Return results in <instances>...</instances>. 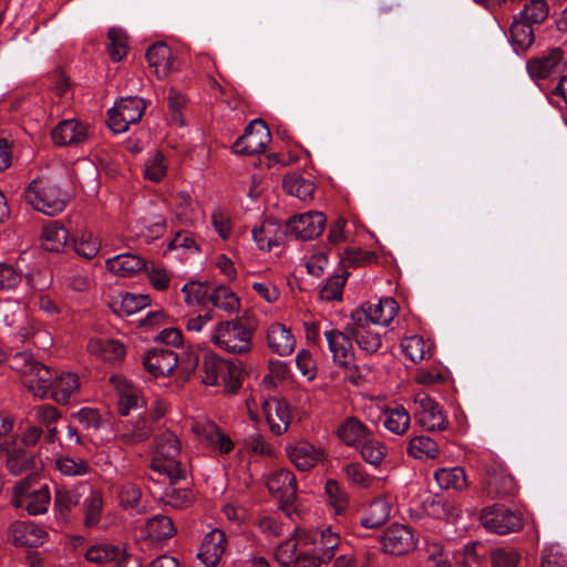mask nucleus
I'll return each instance as SVG.
<instances>
[{
  "label": "nucleus",
  "instance_id": "obj_16",
  "mask_svg": "<svg viewBox=\"0 0 567 567\" xmlns=\"http://www.w3.org/2000/svg\"><path fill=\"white\" fill-rule=\"evenodd\" d=\"M262 414L275 435H281L289 429L291 411L289 404L278 398H269L261 403Z\"/></svg>",
  "mask_w": 567,
  "mask_h": 567
},
{
  "label": "nucleus",
  "instance_id": "obj_38",
  "mask_svg": "<svg viewBox=\"0 0 567 567\" xmlns=\"http://www.w3.org/2000/svg\"><path fill=\"white\" fill-rule=\"evenodd\" d=\"M69 231L58 221H51L43 227L42 246L49 251H61L68 244Z\"/></svg>",
  "mask_w": 567,
  "mask_h": 567
},
{
  "label": "nucleus",
  "instance_id": "obj_47",
  "mask_svg": "<svg viewBox=\"0 0 567 567\" xmlns=\"http://www.w3.org/2000/svg\"><path fill=\"white\" fill-rule=\"evenodd\" d=\"M511 41L517 50H526L534 42V32L532 24L522 20L517 16L514 18L509 28Z\"/></svg>",
  "mask_w": 567,
  "mask_h": 567
},
{
  "label": "nucleus",
  "instance_id": "obj_21",
  "mask_svg": "<svg viewBox=\"0 0 567 567\" xmlns=\"http://www.w3.org/2000/svg\"><path fill=\"white\" fill-rule=\"evenodd\" d=\"M347 329L359 349L364 353H377L382 347L381 333L369 322H357L351 318Z\"/></svg>",
  "mask_w": 567,
  "mask_h": 567
},
{
  "label": "nucleus",
  "instance_id": "obj_23",
  "mask_svg": "<svg viewBox=\"0 0 567 567\" xmlns=\"http://www.w3.org/2000/svg\"><path fill=\"white\" fill-rule=\"evenodd\" d=\"M10 536L17 546L38 547L48 539V532L32 522H14L10 526Z\"/></svg>",
  "mask_w": 567,
  "mask_h": 567
},
{
  "label": "nucleus",
  "instance_id": "obj_25",
  "mask_svg": "<svg viewBox=\"0 0 567 567\" xmlns=\"http://www.w3.org/2000/svg\"><path fill=\"white\" fill-rule=\"evenodd\" d=\"M563 60L564 51L555 48L542 56L529 60L526 68L533 79H546L559 72Z\"/></svg>",
  "mask_w": 567,
  "mask_h": 567
},
{
  "label": "nucleus",
  "instance_id": "obj_56",
  "mask_svg": "<svg viewBox=\"0 0 567 567\" xmlns=\"http://www.w3.org/2000/svg\"><path fill=\"white\" fill-rule=\"evenodd\" d=\"M549 14V6L546 0H530L518 13V18L529 24L543 23Z\"/></svg>",
  "mask_w": 567,
  "mask_h": 567
},
{
  "label": "nucleus",
  "instance_id": "obj_54",
  "mask_svg": "<svg viewBox=\"0 0 567 567\" xmlns=\"http://www.w3.org/2000/svg\"><path fill=\"white\" fill-rule=\"evenodd\" d=\"M408 452L414 458H434L439 454V446L431 437L421 435L410 441Z\"/></svg>",
  "mask_w": 567,
  "mask_h": 567
},
{
  "label": "nucleus",
  "instance_id": "obj_51",
  "mask_svg": "<svg viewBox=\"0 0 567 567\" xmlns=\"http://www.w3.org/2000/svg\"><path fill=\"white\" fill-rule=\"evenodd\" d=\"M384 426L394 434H403L410 426L411 417L403 406L388 409L384 413Z\"/></svg>",
  "mask_w": 567,
  "mask_h": 567
},
{
  "label": "nucleus",
  "instance_id": "obj_49",
  "mask_svg": "<svg viewBox=\"0 0 567 567\" xmlns=\"http://www.w3.org/2000/svg\"><path fill=\"white\" fill-rule=\"evenodd\" d=\"M342 473L348 482L359 488H371L378 478L368 474L360 463H347L342 466Z\"/></svg>",
  "mask_w": 567,
  "mask_h": 567
},
{
  "label": "nucleus",
  "instance_id": "obj_27",
  "mask_svg": "<svg viewBox=\"0 0 567 567\" xmlns=\"http://www.w3.org/2000/svg\"><path fill=\"white\" fill-rule=\"evenodd\" d=\"M226 537L223 530L209 532L200 546L198 558L206 567H216L225 553Z\"/></svg>",
  "mask_w": 567,
  "mask_h": 567
},
{
  "label": "nucleus",
  "instance_id": "obj_35",
  "mask_svg": "<svg viewBox=\"0 0 567 567\" xmlns=\"http://www.w3.org/2000/svg\"><path fill=\"white\" fill-rule=\"evenodd\" d=\"M87 350L104 361L120 360L125 353L121 342L107 338H91L87 342Z\"/></svg>",
  "mask_w": 567,
  "mask_h": 567
},
{
  "label": "nucleus",
  "instance_id": "obj_28",
  "mask_svg": "<svg viewBox=\"0 0 567 567\" xmlns=\"http://www.w3.org/2000/svg\"><path fill=\"white\" fill-rule=\"evenodd\" d=\"M252 238L260 250L270 251L274 246H279L282 240V230L274 218H267L251 230Z\"/></svg>",
  "mask_w": 567,
  "mask_h": 567
},
{
  "label": "nucleus",
  "instance_id": "obj_42",
  "mask_svg": "<svg viewBox=\"0 0 567 567\" xmlns=\"http://www.w3.org/2000/svg\"><path fill=\"white\" fill-rule=\"evenodd\" d=\"M212 305L227 313H236L240 309L238 296L226 286H218L209 295Z\"/></svg>",
  "mask_w": 567,
  "mask_h": 567
},
{
  "label": "nucleus",
  "instance_id": "obj_4",
  "mask_svg": "<svg viewBox=\"0 0 567 567\" xmlns=\"http://www.w3.org/2000/svg\"><path fill=\"white\" fill-rule=\"evenodd\" d=\"M296 536L303 546L313 545L317 550V556L320 563H329L333 557L341 551L344 544L337 530L331 526L324 527L320 530L296 528Z\"/></svg>",
  "mask_w": 567,
  "mask_h": 567
},
{
  "label": "nucleus",
  "instance_id": "obj_62",
  "mask_svg": "<svg viewBox=\"0 0 567 567\" xmlns=\"http://www.w3.org/2000/svg\"><path fill=\"white\" fill-rule=\"evenodd\" d=\"M150 302L151 299L147 295H136L127 292L124 296H122V299L116 311H118L122 315L131 316L147 307Z\"/></svg>",
  "mask_w": 567,
  "mask_h": 567
},
{
  "label": "nucleus",
  "instance_id": "obj_63",
  "mask_svg": "<svg viewBox=\"0 0 567 567\" xmlns=\"http://www.w3.org/2000/svg\"><path fill=\"white\" fill-rule=\"evenodd\" d=\"M185 302L189 306L203 303L206 299L209 300V287L206 284L193 281L184 285L182 288Z\"/></svg>",
  "mask_w": 567,
  "mask_h": 567
},
{
  "label": "nucleus",
  "instance_id": "obj_48",
  "mask_svg": "<svg viewBox=\"0 0 567 567\" xmlns=\"http://www.w3.org/2000/svg\"><path fill=\"white\" fill-rule=\"evenodd\" d=\"M401 348L403 353L415 363L432 355L431 346L420 336L404 338Z\"/></svg>",
  "mask_w": 567,
  "mask_h": 567
},
{
  "label": "nucleus",
  "instance_id": "obj_10",
  "mask_svg": "<svg viewBox=\"0 0 567 567\" xmlns=\"http://www.w3.org/2000/svg\"><path fill=\"white\" fill-rule=\"evenodd\" d=\"M413 403L415 419L424 430L443 431L446 429L447 421L444 413L426 393H416Z\"/></svg>",
  "mask_w": 567,
  "mask_h": 567
},
{
  "label": "nucleus",
  "instance_id": "obj_61",
  "mask_svg": "<svg viewBox=\"0 0 567 567\" xmlns=\"http://www.w3.org/2000/svg\"><path fill=\"white\" fill-rule=\"evenodd\" d=\"M167 174V164L162 153L157 152L152 155L144 164L145 178L158 183Z\"/></svg>",
  "mask_w": 567,
  "mask_h": 567
},
{
  "label": "nucleus",
  "instance_id": "obj_2",
  "mask_svg": "<svg viewBox=\"0 0 567 567\" xmlns=\"http://www.w3.org/2000/svg\"><path fill=\"white\" fill-rule=\"evenodd\" d=\"M181 442L175 433L164 431L156 435L152 458V468L167 475L172 481L185 475V467L179 462Z\"/></svg>",
  "mask_w": 567,
  "mask_h": 567
},
{
  "label": "nucleus",
  "instance_id": "obj_41",
  "mask_svg": "<svg viewBox=\"0 0 567 567\" xmlns=\"http://www.w3.org/2000/svg\"><path fill=\"white\" fill-rule=\"evenodd\" d=\"M284 189L287 194L299 198L300 200L311 199L315 193L312 181L298 174H288L284 178Z\"/></svg>",
  "mask_w": 567,
  "mask_h": 567
},
{
  "label": "nucleus",
  "instance_id": "obj_22",
  "mask_svg": "<svg viewBox=\"0 0 567 567\" xmlns=\"http://www.w3.org/2000/svg\"><path fill=\"white\" fill-rule=\"evenodd\" d=\"M287 453L292 464L299 471H309L324 460L322 447L313 445L307 441L297 442L287 447Z\"/></svg>",
  "mask_w": 567,
  "mask_h": 567
},
{
  "label": "nucleus",
  "instance_id": "obj_45",
  "mask_svg": "<svg viewBox=\"0 0 567 567\" xmlns=\"http://www.w3.org/2000/svg\"><path fill=\"white\" fill-rule=\"evenodd\" d=\"M73 248L80 257L91 260L101 250V239L90 230H82L73 239Z\"/></svg>",
  "mask_w": 567,
  "mask_h": 567
},
{
  "label": "nucleus",
  "instance_id": "obj_13",
  "mask_svg": "<svg viewBox=\"0 0 567 567\" xmlns=\"http://www.w3.org/2000/svg\"><path fill=\"white\" fill-rule=\"evenodd\" d=\"M51 501L50 489L47 485L29 492L24 483H20L14 487L12 504L16 507H23L30 515H41L48 511Z\"/></svg>",
  "mask_w": 567,
  "mask_h": 567
},
{
  "label": "nucleus",
  "instance_id": "obj_19",
  "mask_svg": "<svg viewBox=\"0 0 567 567\" xmlns=\"http://www.w3.org/2000/svg\"><path fill=\"white\" fill-rule=\"evenodd\" d=\"M85 558L96 565L109 564L113 567H124L128 555L123 544L100 543L87 548Z\"/></svg>",
  "mask_w": 567,
  "mask_h": 567
},
{
  "label": "nucleus",
  "instance_id": "obj_64",
  "mask_svg": "<svg viewBox=\"0 0 567 567\" xmlns=\"http://www.w3.org/2000/svg\"><path fill=\"white\" fill-rule=\"evenodd\" d=\"M540 567H567V555L558 544L548 545L542 551Z\"/></svg>",
  "mask_w": 567,
  "mask_h": 567
},
{
  "label": "nucleus",
  "instance_id": "obj_12",
  "mask_svg": "<svg viewBox=\"0 0 567 567\" xmlns=\"http://www.w3.org/2000/svg\"><path fill=\"white\" fill-rule=\"evenodd\" d=\"M481 520L486 529L499 535L517 532L522 527L520 517L504 506L485 508Z\"/></svg>",
  "mask_w": 567,
  "mask_h": 567
},
{
  "label": "nucleus",
  "instance_id": "obj_58",
  "mask_svg": "<svg viewBox=\"0 0 567 567\" xmlns=\"http://www.w3.org/2000/svg\"><path fill=\"white\" fill-rule=\"evenodd\" d=\"M32 456L22 447L8 450L7 467L13 475H20L30 468Z\"/></svg>",
  "mask_w": 567,
  "mask_h": 567
},
{
  "label": "nucleus",
  "instance_id": "obj_33",
  "mask_svg": "<svg viewBox=\"0 0 567 567\" xmlns=\"http://www.w3.org/2000/svg\"><path fill=\"white\" fill-rule=\"evenodd\" d=\"M91 486L81 482L75 484L72 488H58L55 491L54 507L60 515H66L72 508H74L81 497L91 491Z\"/></svg>",
  "mask_w": 567,
  "mask_h": 567
},
{
  "label": "nucleus",
  "instance_id": "obj_34",
  "mask_svg": "<svg viewBox=\"0 0 567 567\" xmlns=\"http://www.w3.org/2000/svg\"><path fill=\"white\" fill-rule=\"evenodd\" d=\"M202 369L204 372L203 382L210 386L217 385L221 378L231 373L230 362L214 353H209L204 357Z\"/></svg>",
  "mask_w": 567,
  "mask_h": 567
},
{
  "label": "nucleus",
  "instance_id": "obj_17",
  "mask_svg": "<svg viewBox=\"0 0 567 567\" xmlns=\"http://www.w3.org/2000/svg\"><path fill=\"white\" fill-rule=\"evenodd\" d=\"M89 127L76 118L61 121L51 133L52 141L59 146H79L89 138Z\"/></svg>",
  "mask_w": 567,
  "mask_h": 567
},
{
  "label": "nucleus",
  "instance_id": "obj_37",
  "mask_svg": "<svg viewBox=\"0 0 567 567\" xmlns=\"http://www.w3.org/2000/svg\"><path fill=\"white\" fill-rule=\"evenodd\" d=\"M434 478L444 489L463 491L467 487L465 471L460 466L439 468L434 472Z\"/></svg>",
  "mask_w": 567,
  "mask_h": 567
},
{
  "label": "nucleus",
  "instance_id": "obj_9",
  "mask_svg": "<svg viewBox=\"0 0 567 567\" xmlns=\"http://www.w3.org/2000/svg\"><path fill=\"white\" fill-rule=\"evenodd\" d=\"M271 140L268 126L262 120H254L245 133L233 145L237 154L254 155L262 153Z\"/></svg>",
  "mask_w": 567,
  "mask_h": 567
},
{
  "label": "nucleus",
  "instance_id": "obj_52",
  "mask_svg": "<svg viewBox=\"0 0 567 567\" xmlns=\"http://www.w3.org/2000/svg\"><path fill=\"white\" fill-rule=\"evenodd\" d=\"M300 544L296 536V529L291 538L281 542L275 549L274 557L281 567H292L300 554H297V547Z\"/></svg>",
  "mask_w": 567,
  "mask_h": 567
},
{
  "label": "nucleus",
  "instance_id": "obj_55",
  "mask_svg": "<svg viewBox=\"0 0 567 567\" xmlns=\"http://www.w3.org/2000/svg\"><path fill=\"white\" fill-rule=\"evenodd\" d=\"M137 227L138 234L146 241H152L164 234L166 219L162 214L154 215L153 217H143L137 221Z\"/></svg>",
  "mask_w": 567,
  "mask_h": 567
},
{
  "label": "nucleus",
  "instance_id": "obj_7",
  "mask_svg": "<svg viewBox=\"0 0 567 567\" xmlns=\"http://www.w3.org/2000/svg\"><path fill=\"white\" fill-rule=\"evenodd\" d=\"M190 431L202 444L217 454H228L234 450L235 445L229 435L209 420H193Z\"/></svg>",
  "mask_w": 567,
  "mask_h": 567
},
{
  "label": "nucleus",
  "instance_id": "obj_1",
  "mask_svg": "<svg viewBox=\"0 0 567 567\" xmlns=\"http://www.w3.org/2000/svg\"><path fill=\"white\" fill-rule=\"evenodd\" d=\"M254 331L236 318L217 322L209 332L210 342L219 350L235 355L251 351Z\"/></svg>",
  "mask_w": 567,
  "mask_h": 567
},
{
  "label": "nucleus",
  "instance_id": "obj_36",
  "mask_svg": "<svg viewBox=\"0 0 567 567\" xmlns=\"http://www.w3.org/2000/svg\"><path fill=\"white\" fill-rule=\"evenodd\" d=\"M146 59L151 68L155 69L158 78H164L173 68L171 48L164 42H157L146 51Z\"/></svg>",
  "mask_w": 567,
  "mask_h": 567
},
{
  "label": "nucleus",
  "instance_id": "obj_6",
  "mask_svg": "<svg viewBox=\"0 0 567 567\" xmlns=\"http://www.w3.org/2000/svg\"><path fill=\"white\" fill-rule=\"evenodd\" d=\"M146 109V103L138 96L120 99L109 111V126L114 133H124L131 124L137 123Z\"/></svg>",
  "mask_w": 567,
  "mask_h": 567
},
{
  "label": "nucleus",
  "instance_id": "obj_18",
  "mask_svg": "<svg viewBox=\"0 0 567 567\" xmlns=\"http://www.w3.org/2000/svg\"><path fill=\"white\" fill-rule=\"evenodd\" d=\"M323 336L334 364L344 369L351 367L354 363L351 339L344 332L332 328L324 330Z\"/></svg>",
  "mask_w": 567,
  "mask_h": 567
},
{
  "label": "nucleus",
  "instance_id": "obj_32",
  "mask_svg": "<svg viewBox=\"0 0 567 567\" xmlns=\"http://www.w3.org/2000/svg\"><path fill=\"white\" fill-rule=\"evenodd\" d=\"M79 389L80 381L75 373L61 372L54 375L50 394L55 402L66 404Z\"/></svg>",
  "mask_w": 567,
  "mask_h": 567
},
{
  "label": "nucleus",
  "instance_id": "obj_8",
  "mask_svg": "<svg viewBox=\"0 0 567 567\" xmlns=\"http://www.w3.org/2000/svg\"><path fill=\"white\" fill-rule=\"evenodd\" d=\"M398 310V302L391 297H385L377 302H369L361 309L353 311L351 317L357 322H369L371 326L386 327L396 317Z\"/></svg>",
  "mask_w": 567,
  "mask_h": 567
},
{
  "label": "nucleus",
  "instance_id": "obj_11",
  "mask_svg": "<svg viewBox=\"0 0 567 567\" xmlns=\"http://www.w3.org/2000/svg\"><path fill=\"white\" fill-rule=\"evenodd\" d=\"M268 491L279 498L280 507L291 515L292 504L297 497V482L293 473L286 468L276 470L267 481Z\"/></svg>",
  "mask_w": 567,
  "mask_h": 567
},
{
  "label": "nucleus",
  "instance_id": "obj_26",
  "mask_svg": "<svg viewBox=\"0 0 567 567\" xmlns=\"http://www.w3.org/2000/svg\"><path fill=\"white\" fill-rule=\"evenodd\" d=\"M266 340L268 348L281 357L289 355L296 348V339L290 328L280 322H274L268 327Z\"/></svg>",
  "mask_w": 567,
  "mask_h": 567
},
{
  "label": "nucleus",
  "instance_id": "obj_24",
  "mask_svg": "<svg viewBox=\"0 0 567 567\" xmlns=\"http://www.w3.org/2000/svg\"><path fill=\"white\" fill-rule=\"evenodd\" d=\"M110 383L115 389L118 396V411L122 415H127L131 410L140 409L144 405V399L141 392L125 378L121 375H113Z\"/></svg>",
  "mask_w": 567,
  "mask_h": 567
},
{
  "label": "nucleus",
  "instance_id": "obj_59",
  "mask_svg": "<svg viewBox=\"0 0 567 567\" xmlns=\"http://www.w3.org/2000/svg\"><path fill=\"white\" fill-rule=\"evenodd\" d=\"M326 493L334 514H344L349 506V498L348 494L341 488V486L336 481H328L326 484Z\"/></svg>",
  "mask_w": 567,
  "mask_h": 567
},
{
  "label": "nucleus",
  "instance_id": "obj_40",
  "mask_svg": "<svg viewBox=\"0 0 567 567\" xmlns=\"http://www.w3.org/2000/svg\"><path fill=\"white\" fill-rule=\"evenodd\" d=\"M54 467L61 475L68 477L85 476L92 471L86 460L70 455L59 456L55 460Z\"/></svg>",
  "mask_w": 567,
  "mask_h": 567
},
{
  "label": "nucleus",
  "instance_id": "obj_31",
  "mask_svg": "<svg viewBox=\"0 0 567 567\" xmlns=\"http://www.w3.org/2000/svg\"><path fill=\"white\" fill-rule=\"evenodd\" d=\"M54 375L48 367L39 363L22 382L33 396L44 398L50 392Z\"/></svg>",
  "mask_w": 567,
  "mask_h": 567
},
{
  "label": "nucleus",
  "instance_id": "obj_50",
  "mask_svg": "<svg viewBox=\"0 0 567 567\" xmlns=\"http://www.w3.org/2000/svg\"><path fill=\"white\" fill-rule=\"evenodd\" d=\"M175 532L172 519L163 515L150 518L145 526L146 536L155 540L169 538Z\"/></svg>",
  "mask_w": 567,
  "mask_h": 567
},
{
  "label": "nucleus",
  "instance_id": "obj_20",
  "mask_svg": "<svg viewBox=\"0 0 567 567\" xmlns=\"http://www.w3.org/2000/svg\"><path fill=\"white\" fill-rule=\"evenodd\" d=\"M381 544L385 553L403 555L415 546L414 532L405 525H392L383 533Z\"/></svg>",
  "mask_w": 567,
  "mask_h": 567
},
{
  "label": "nucleus",
  "instance_id": "obj_5",
  "mask_svg": "<svg viewBox=\"0 0 567 567\" xmlns=\"http://www.w3.org/2000/svg\"><path fill=\"white\" fill-rule=\"evenodd\" d=\"M178 362L184 372L189 374L196 369L198 358L188 357L186 360H179L174 351L162 348L151 349L144 357L145 369L155 378L169 375Z\"/></svg>",
  "mask_w": 567,
  "mask_h": 567
},
{
  "label": "nucleus",
  "instance_id": "obj_3",
  "mask_svg": "<svg viewBox=\"0 0 567 567\" xmlns=\"http://www.w3.org/2000/svg\"><path fill=\"white\" fill-rule=\"evenodd\" d=\"M25 202L48 216L60 214L66 206V195L52 182L34 179L24 190Z\"/></svg>",
  "mask_w": 567,
  "mask_h": 567
},
{
  "label": "nucleus",
  "instance_id": "obj_53",
  "mask_svg": "<svg viewBox=\"0 0 567 567\" xmlns=\"http://www.w3.org/2000/svg\"><path fill=\"white\" fill-rule=\"evenodd\" d=\"M103 508V498L101 494L91 488L87 497L83 502L84 524L86 527H95L100 523Z\"/></svg>",
  "mask_w": 567,
  "mask_h": 567
},
{
  "label": "nucleus",
  "instance_id": "obj_39",
  "mask_svg": "<svg viewBox=\"0 0 567 567\" xmlns=\"http://www.w3.org/2000/svg\"><path fill=\"white\" fill-rule=\"evenodd\" d=\"M391 515V504L385 497L375 498L361 519L362 526L367 528H377L383 525Z\"/></svg>",
  "mask_w": 567,
  "mask_h": 567
},
{
  "label": "nucleus",
  "instance_id": "obj_60",
  "mask_svg": "<svg viewBox=\"0 0 567 567\" xmlns=\"http://www.w3.org/2000/svg\"><path fill=\"white\" fill-rule=\"evenodd\" d=\"M107 38V51L111 55V59L114 62L121 61L127 53L126 34L121 29L112 28L109 31Z\"/></svg>",
  "mask_w": 567,
  "mask_h": 567
},
{
  "label": "nucleus",
  "instance_id": "obj_14",
  "mask_svg": "<svg viewBox=\"0 0 567 567\" xmlns=\"http://www.w3.org/2000/svg\"><path fill=\"white\" fill-rule=\"evenodd\" d=\"M484 468L487 476L486 487L484 488L486 495H509L516 491L514 477L507 472L501 461L491 460L485 463Z\"/></svg>",
  "mask_w": 567,
  "mask_h": 567
},
{
  "label": "nucleus",
  "instance_id": "obj_57",
  "mask_svg": "<svg viewBox=\"0 0 567 567\" xmlns=\"http://www.w3.org/2000/svg\"><path fill=\"white\" fill-rule=\"evenodd\" d=\"M348 272H342L329 277L320 288L319 296L324 301H340L342 299L343 288L347 281Z\"/></svg>",
  "mask_w": 567,
  "mask_h": 567
},
{
  "label": "nucleus",
  "instance_id": "obj_43",
  "mask_svg": "<svg viewBox=\"0 0 567 567\" xmlns=\"http://www.w3.org/2000/svg\"><path fill=\"white\" fill-rule=\"evenodd\" d=\"M152 432L150 421L141 416L135 422L126 424L118 436L126 444H137L147 440Z\"/></svg>",
  "mask_w": 567,
  "mask_h": 567
},
{
  "label": "nucleus",
  "instance_id": "obj_29",
  "mask_svg": "<svg viewBox=\"0 0 567 567\" xmlns=\"http://www.w3.org/2000/svg\"><path fill=\"white\" fill-rule=\"evenodd\" d=\"M107 269L120 277H133L147 269L146 261L135 254H120L106 260Z\"/></svg>",
  "mask_w": 567,
  "mask_h": 567
},
{
  "label": "nucleus",
  "instance_id": "obj_15",
  "mask_svg": "<svg viewBox=\"0 0 567 567\" xmlns=\"http://www.w3.org/2000/svg\"><path fill=\"white\" fill-rule=\"evenodd\" d=\"M326 225L320 212H308L291 217L287 223V233L297 239L309 240L318 237Z\"/></svg>",
  "mask_w": 567,
  "mask_h": 567
},
{
  "label": "nucleus",
  "instance_id": "obj_30",
  "mask_svg": "<svg viewBox=\"0 0 567 567\" xmlns=\"http://www.w3.org/2000/svg\"><path fill=\"white\" fill-rule=\"evenodd\" d=\"M337 434L347 446L358 449L372 432L357 417L349 416L339 425Z\"/></svg>",
  "mask_w": 567,
  "mask_h": 567
},
{
  "label": "nucleus",
  "instance_id": "obj_44",
  "mask_svg": "<svg viewBox=\"0 0 567 567\" xmlns=\"http://www.w3.org/2000/svg\"><path fill=\"white\" fill-rule=\"evenodd\" d=\"M361 457L373 466H379L388 455L386 445L375 439L373 434L365 439L357 449Z\"/></svg>",
  "mask_w": 567,
  "mask_h": 567
},
{
  "label": "nucleus",
  "instance_id": "obj_46",
  "mask_svg": "<svg viewBox=\"0 0 567 567\" xmlns=\"http://www.w3.org/2000/svg\"><path fill=\"white\" fill-rule=\"evenodd\" d=\"M174 216L183 223L189 224L196 219V203L186 190L178 192L174 197Z\"/></svg>",
  "mask_w": 567,
  "mask_h": 567
}]
</instances>
